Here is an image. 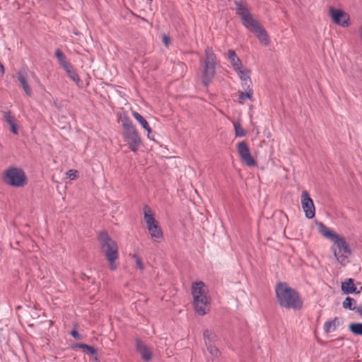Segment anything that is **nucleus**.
Instances as JSON below:
<instances>
[{
  "instance_id": "aec40b11",
  "label": "nucleus",
  "mask_w": 362,
  "mask_h": 362,
  "mask_svg": "<svg viewBox=\"0 0 362 362\" xmlns=\"http://www.w3.org/2000/svg\"><path fill=\"white\" fill-rule=\"evenodd\" d=\"M54 54H55V57H57L59 63L64 68V69H68L69 67V66L71 65L70 63H69L66 61V56L64 55V54L62 52V51L60 49H57L55 50Z\"/></svg>"
},
{
  "instance_id": "393cba45",
  "label": "nucleus",
  "mask_w": 362,
  "mask_h": 362,
  "mask_svg": "<svg viewBox=\"0 0 362 362\" xmlns=\"http://www.w3.org/2000/svg\"><path fill=\"white\" fill-rule=\"evenodd\" d=\"M353 304H356V300L350 297H346L342 303L344 308L354 310L356 307L353 306Z\"/></svg>"
},
{
  "instance_id": "dca6fc26",
  "label": "nucleus",
  "mask_w": 362,
  "mask_h": 362,
  "mask_svg": "<svg viewBox=\"0 0 362 362\" xmlns=\"http://www.w3.org/2000/svg\"><path fill=\"white\" fill-rule=\"evenodd\" d=\"M243 90L238 91V102L240 104H243L245 101L247 99L251 101L253 100V90L252 86H249V88L242 87Z\"/></svg>"
},
{
  "instance_id": "6e6552de",
  "label": "nucleus",
  "mask_w": 362,
  "mask_h": 362,
  "mask_svg": "<svg viewBox=\"0 0 362 362\" xmlns=\"http://www.w3.org/2000/svg\"><path fill=\"white\" fill-rule=\"evenodd\" d=\"M3 180L6 185L14 187H23L28 184L25 173L17 167H10L5 170Z\"/></svg>"
},
{
  "instance_id": "b1692460",
  "label": "nucleus",
  "mask_w": 362,
  "mask_h": 362,
  "mask_svg": "<svg viewBox=\"0 0 362 362\" xmlns=\"http://www.w3.org/2000/svg\"><path fill=\"white\" fill-rule=\"evenodd\" d=\"M349 330L356 335L362 336V323H351Z\"/></svg>"
},
{
  "instance_id": "f704fd0d",
  "label": "nucleus",
  "mask_w": 362,
  "mask_h": 362,
  "mask_svg": "<svg viewBox=\"0 0 362 362\" xmlns=\"http://www.w3.org/2000/svg\"><path fill=\"white\" fill-rule=\"evenodd\" d=\"M356 312L360 315V316L362 317V304L358 306L356 309Z\"/></svg>"
},
{
  "instance_id": "a878e982",
  "label": "nucleus",
  "mask_w": 362,
  "mask_h": 362,
  "mask_svg": "<svg viewBox=\"0 0 362 362\" xmlns=\"http://www.w3.org/2000/svg\"><path fill=\"white\" fill-rule=\"evenodd\" d=\"M3 117H4V120L6 121V122L9 125H12L13 124H14L16 122V118L14 117V116H13L11 115V113L8 111L7 112H4L3 113Z\"/></svg>"
},
{
  "instance_id": "c756f323",
  "label": "nucleus",
  "mask_w": 362,
  "mask_h": 362,
  "mask_svg": "<svg viewBox=\"0 0 362 362\" xmlns=\"http://www.w3.org/2000/svg\"><path fill=\"white\" fill-rule=\"evenodd\" d=\"M81 349H86L90 354L94 355L97 353L95 349L86 344H79L76 346Z\"/></svg>"
},
{
  "instance_id": "6ab92c4d",
  "label": "nucleus",
  "mask_w": 362,
  "mask_h": 362,
  "mask_svg": "<svg viewBox=\"0 0 362 362\" xmlns=\"http://www.w3.org/2000/svg\"><path fill=\"white\" fill-rule=\"evenodd\" d=\"M17 76L26 95L30 96L32 95V90L28 84V78L26 74L23 72H18Z\"/></svg>"
},
{
  "instance_id": "2eb2a0df",
  "label": "nucleus",
  "mask_w": 362,
  "mask_h": 362,
  "mask_svg": "<svg viewBox=\"0 0 362 362\" xmlns=\"http://www.w3.org/2000/svg\"><path fill=\"white\" fill-rule=\"evenodd\" d=\"M341 291L345 294L353 293H359L362 291V287L360 288V290L357 291V287L354 284V279L349 278L345 279L344 281L341 282Z\"/></svg>"
},
{
  "instance_id": "473e14b6",
  "label": "nucleus",
  "mask_w": 362,
  "mask_h": 362,
  "mask_svg": "<svg viewBox=\"0 0 362 362\" xmlns=\"http://www.w3.org/2000/svg\"><path fill=\"white\" fill-rule=\"evenodd\" d=\"M71 334L74 338L80 339V334L76 330H72Z\"/></svg>"
},
{
  "instance_id": "412c9836",
  "label": "nucleus",
  "mask_w": 362,
  "mask_h": 362,
  "mask_svg": "<svg viewBox=\"0 0 362 362\" xmlns=\"http://www.w3.org/2000/svg\"><path fill=\"white\" fill-rule=\"evenodd\" d=\"M339 325V320L337 317H335L333 320L327 321L324 325V331L326 333L334 332L337 327Z\"/></svg>"
},
{
  "instance_id": "ddd939ff",
  "label": "nucleus",
  "mask_w": 362,
  "mask_h": 362,
  "mask_svg": "<svg viewBox=\"0 0 362 362\" xmlns=\"http://www.w3.org/2000/svg\"><path fill=\"white\" fill-rule=\"evenodd\" d=\"M238 74L242 87L249 88L252 86V81L250 78V70L245 67L243 65L234 70Z\"/></svg>"
},
{
  "instance_id": "2f4dec72",
  "label": "nucleus",
  "mask_w": 362,
  "mask_h": 362,
  "mask_svg": "<svg viewBox=\"0 0 362 362\" xmlns=\"http://www.w3.org/2000/svg\"><path fill=\"white\" fill-rule=\"evenodd\" d=\"M10 127H11V131L13 134L16 135L18 134V126H17L16 122L14 124H13L12 125H11Z\"/></svg>"
},
{
  "instance_id": "5701e85b",
  "label": "nucleus",
  "mask_w": 362,
  "mask_h": 362,
  "mask_svg": "<svg viewBox=\"0 0 362 362\" xmlns=\"http://www.w3.org/2000/svg\"><path fill=\"white\" fill-rule=\"evenodd\" d=\"M69 78L73 80L76 84H78L81 82V79L78 75L76 73V71L73 69L72 66H69L68 69H64Z\"/></svg>"
},
{
  "instance_id": "a211bd4d",
  "label": "nucleus",
  "mask_w": 362,
  "mask_h": 362,
  "mask_svg": "<svg viewBox=\"0 0 362 362\" xmlns=\"http://www.w3.org/2000/svg\"><path fill=\"white\" fill-rule=\"evenodd\" d=\"M132 113L134 118L141 124V126L145 130H146V132H148V137L149 138L150 134L151 133L152 130H151V128L150 127L148 122L139 112H137L136 111H132Z\"/></svg>"
},
{
  "instance_id": "9b49d317",
  "label": "nucleus",
  "mask_w": 362,
  "mask_h": 362,
  "mask_svg": "<svg viewBox=\"0 0 362 362\" xmlns=\"http://www.w3.org/2000/svg\"><path fill=\"white\" fill-rule=\"evenodd\" d=\"M302 209L307 218L311 219L315 217V208L313 199L310 198L308 191L302 192L300 196Z\"/></svg>"
},
{
  "instance_id": "7c9ffc66",
  "label": "nucleus",
  "mask_w": 362,
  "mask_h": 362,
  "mask_svg": "<svg viewBox=\"0 0 362 362\" xmlns=\"http://www.w3.org/2000/svg\"><path fill=\"white\" fill-rule=\"evenodd\" d=\"M66 175L71 180H74L78 177V171L76 170L71 169L66 172Z\"/></svg>"
},
{
  "instance_id": "4468645a",
  "label": "nucleus",
  "mask_w": 362,
  "mask_h": 362,
  "mask_svg": "<svg viewBox=\"0 0 362 362\" xmlns=\"http://www.w3.org/2000/svg\"><path fill=\"white\" fill-rule=\"evenodd\" d=\"M136 349L140 354L142 359L145 361H149L152 358V351L146 344L139 339L136 340Z\"/></svg>"
},
{
  "instance_id": "20e7f679",
  "label": "nucleus",
  "mask_w": 362,
  "mask_h": 362,
  "mask_svg": "<svg viewBox=\"0 0 362 362\" xmlns=\"http://www.w3.org/2000/svg\"><path fill=\"white\" fill-rule=\"evenodd\" d=\"M99 244L104 255L108 267L115 271L119 266V247L117 243L107 233H102L99 236Z\"/></svg>"
},
{
  "instance_id": "1a4fd4ad",
  "label": "nucleus",
  "mask_w": 362,
  "mask_h": 362,
  "mask_svg": "<svg viewBox=\"0 0 362 362\" xmlns=\"http://www.w3.org/2000/svg\"><path fill=\"white\" fill-rule=\"evenodd\" d=\"M144 218L151 238L154 241L160 242L163 238L162 230L154 217L153 211L147 205L144 207Z\"/></svg>"
},
{
  "instance_id": "7ed1b4c3",
  "label": "nucleus",
  "mask_w": 362,
  "mask_h": 362,
  "mask_svg": "<svg viewBox=\"0 0 362 362\" xmlns=\"http://www.w3.org/2000/svg\"><path fill=\"white\" fill-rule=\"evenodd\" d=\"M276 297L279 304L286 308L299 310L303 301L298 293L286 283H279L275 288Z\"/></svg>"
},
{
  "instance_id": "72a5a7b5",
  "label": "nucleus",
  "mask_w": 362,
  "mask_h": 362,
  "mask_svg": "<svg viewBox=\"0 0 362 362\" xmlns=\"http://www.w3.org/2000/svg\"><path fill=\"white\" fill-rule=\"evenodd\" d=\"M163 42L166 46H168L170 43V38L168 36L164 35L163 37Z\"/></svg>"
},
{
  "instance_id": "c9c22d12",
  "label": "nucleus",
  "mask_w": 362,
  "mask_h": 362,
  "mask_svg": "<svg viewBox=\"0 0 362 362\" xmlns=\"http://www.w3.org/2000/svg\"><path fill=\"white\" fill-rule=\"evenodd\" d=\"M96 362H99V361H97Z\"/></svg>"
},
{
  "instance_id": "c85d7f7f",
  "label": "nucleus",
  "mask_w": 362,
  "mask_h": 362,
  "mask_svg": "<svg viewBox=\"0 0 362 362\" xmlns=\"http://www.w3.org/2000/svg\"><path fill=\"white\" fill-rule=\"evenodd\" d=\"M214 338V335L213 333H211L209 330H206L204 332V339L206 344H208L209 343H213V340Z\"/></svg>"
},
{
  "instance_id": "f03ea898",
  "label": "nucleus",
  "mask_w": 362,
  "mask_h": 362,
  "mask_svg": "<svg viewBox=\"0 0 362 362\" xmlns=\"http://www.w3.org/2000/svg\"><path fill=\"white\" fill-rule=\"evenodd\" d=\"M235 6L237 14L240 17L243 25L255 35L261 44L269 45L270 39L267 30L253 18L247 5L244 2H235Z\"/></svg>"
},
{
  "instance_id": "f257e3e1",
  "label": "nucleus",
  "mask_w": 362,
  "mask_h": 362,
  "mask_svg": "<svg viewBox=\"0 0 362 362\" xmlns=\"http://www.w3.org/2000/svg\"><path fill=\"white\" fill-rule=\"evenodd\" d=\"M317 226L319 233L333 243L331 250L337 262L342 265H345L348 262V257L351 253L349 244L342 236L322 223H318Z\"/></svg>"
},
{
  "instance_id": "f8f14e48",
  "label": "nucleus",
  "mask_w": 362,
  "mask_h": 362,
  "mask_svg": "<svg viewBox=\"0 0 362 362\" xmlns=\"http://www.w3.org/2000/svg\"><path fill=\"white\" fill-rule=\"evenodd\" d=\"M237 150L242 161L249 167L255 166L257 163L250 154L249 147L246 142L241 141L237 144Z\"/></svg>"
},
{
  "instance_id": "9d476101",
  "label": "nucleus",
  "mask_w": 362,
  "mask_h": 362,
  "mask_svg": "<svg viewBox=\"0 0 362 362\" xmlns=\"http://www.w3.org/2000/svg\"><path fill=\"white\" fill-rule=\"evenodd\" d=\"M329 16L335 24L347 28L351 25L350 16L344 11L332 6L329 8Z\"/></svg>"
},
{
  "instance_id": "0eeeda50",
  "label": "nucleus",
  "mask_w": 362,
  "mask_h": 362,
  "mask_svg": "<svg viewBox=\"0 0 362 362\" xmlns=\"http://www.w3.org/2000/svg\"><path fill=\"white\" fill-rule=\"evenodd\" d=\"M216 58L213 49L207 47L205 49V57L203 60V71L202 82L204 86H208L215 76Z\"/></svg>"
},
{
  "instance_id": "cd10ccee",
  "label": "nucleus",
  "mask_w": 362,
  "mask_h": 362,
  "mask_svg": "<svg viewBox=\"0 0 362 362\" xmlns=\"http://www.w3.org/2000/svg\"><path fill=\"white\" fill-rule=\"evenodd\" d=\"M207 346V350L210 353V354L213 357H218L219 355V350L217 349V347L213 344L209 343L208 344H206Z\"/></svg>"
},
{
  "instance_id": "bb28decb",
  "label": "nucleus",
  "mask_w": 362,
  "mask_h": 362,
  "mask_svg": "<svg viewBox=\"0 0 362 362\" xmlns=\"http://www.w3.org/2000/svg\"><path fill=\"white\" fill-rule=\"evenodd\" d=\"M132 259L134 261L136 267L139 269L140 271H144V265L142 261V259L141 257H139L136 254H134L132 256Z\"/></svg>"
},
{
  "instance_id": "4be33fe9",
  "label": "nucleus",
  "mask_w": 362,
  "mask_h": 362,
  "mask_svg": "<svg viewBox=\"0 0 362 362\" xmlns=\"http://www.w3.org/2000/svg\"><path fill=\"white\" fill-rule=\"evenodd\" d=\"M235 134L236 137H243L245 136L246 132L242 127L240 122L238 121L233 122Z\"/></svg>"
},
{
  "instance_id": "423d86ee",
  "label": "nucleus",
  "mask_w": 362,
  "mask_h": 362,
  "mask_svg": "<svg viewBox=\"0 0 362 362\" xmlns=\"http://www.w3.org/2000/svg\"><path fill=\"white\" fill-rule=\"evenodd\" d=\"M122 122L124 129L122 132L124 141L126 142L129 149L136 153L142 144L139 133L128 117L123 118Z\"/></svg>"
},
{
  "instance_id": "f3484780",
  "label": "nucleus",
  "mask_w": 362,
  "mask_h": 362,
  "mask_svg": "<svg viewBox=\"0 0 362 362\" xmlns=\"http://www.w3.org/2000/svg\"><path fill=\"white\" fill-rule=\"evenodd\" d=\"M226 57L234 70L243 66L242 62L236 53L233 49H228Z\"/></svg>"
},
{
  "instance_id": "39448f33",
  "label": "nucleus",
  "mask_w": 362,
  "mask_h": 362,
  "mask_svg": "<svg viewBox=\"0 0 362 362\" xmlns=\"http://www.w3.org/2000/svg\"><path fill=\"white\" fill-rule=\"evenodd\" d=\"M192 295L194 310L199 315H206L210 310V298L203 281H197L192 285Z\"/></svg>"
}]
</instances>
